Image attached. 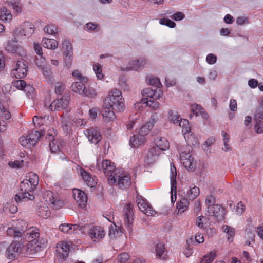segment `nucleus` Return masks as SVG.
Returning a JSON list of instances; mask_svg holds the SVG:
<instances>
[{"mask_svg": "<svg viewBox=\"0 0 263 263\" xmlns=\"http://www.w3.org/2000/svg\"><path fill=\"white\" fill-rule=\"evenodd\" d=\"M146 140L144 137H142L140 134L133 136L130 139V145L133 147H137L143 144Z\"/></svg>", "mask_w": 263, "mask_h": 263, "instance_id": "obj_30", "label": "nucleus"}, {"mask_svg": "<svg viewBox=\"0 0 263 263\" xmlns=\"http://www.w3.org/2000/svg\"><path fill=\"white\" fill-rule=\"evenodd\" d=\"M124 224L130 231L134 220L133 205L131 203L126 204L123 209Z\"/></svg>", "mask_w": 263, "mask_h": 263, "instance_id": "obj_10", "label": "nucleus"}, {"mask_svg": "<svg viewBox=\"0 0 263 263\" xmlns=\"http://www.w3.org/2000/svg\"><path fill=\"white\" fill-rule=\"evenodd\" d=\"M170 172H171L170 179H171V183L172 184V190L174 185L176 184V176H177L176 168L173 164H171Z\"/></svg>", "mask_w": 263, "mask_h": 263, "instance_id": "obj_46", "label": "nucleus"}, {"mask_svg": "<svg viewBox=\"0 0 263 263\" xmlns=\"http://www.w3.org/2000/svg\"><path fill=\"white\" fill-rule=\"evenodd\" d=\"M154 117V115L152 116L151 117V121L147 122L141 127L139 132V134L145 137V136L150 132L155 123Z\"/></svg>", "mask_w": 263, "mask_h": 263, "instance_id": "obj_24", "label": "nucleus"}, {"mask_svg": "<svg viewBox=\"0 0 263 263\" xmlns=\"http://www.w3.org/2000/svg\"><path fill=\"white\" fill-rule=\"evenodd\" d=\"M48 140L49 141V147L51 151L53 153H56L60 150L59 145H57V142L55 141L53 136L49 135Z\"/></svg>", "mask_w": 263, "mask_h": 263, "instance_id": "obj_45", "label": "nucleus"}, {"mask_svg": "<svg viewBox=\"0 0 263 263\" xmlns=\"http://www.w3.org/2000/svg\"><path fill=\"white\" fill-rule=\"evenodd\" d=\"M189 205V201L187 198H182L177 203V209L179 212L182 213L187 210Z\"/></svg>", "mask_w": 263, "mask_h": 263, "instance_id": "obj_35", "label": "nucleus"}, {"mask_svg": "<svg viewBox=\"0 0 263 263\" xmlns=\"http://www.w3.org/2000/svg\"><path fill=\"white\" fill-rule=\"evenodd\" d=\"M160 154L161 150L156 146H153L148 150L145 161L148 164L153 163L158 160Z\"/></svg>", "mask_w": 263, "mask_h": 263, "instance_id": "obj_20", "label": "nucleus"}, {"mask_svg": "<svg viewBox=\"0 0 263 263\" xmlns=\"http://www.w3.org/2000/svg\"><path fill=\"white\" fill-rule=\"evenodd\" d=\"M145 61L143 60H134L128 62L126 67H122L121 70L129 71L135 70L138 71L141 69L144 65Z\"/></svg>", "mask_w": 263, "mask_h": 263, "instance_id": "obj_21", "label": "nucleus"}, {"mask_svg": "<svg viewBox=\"0 0 263 263\" xmlns=\"http://www.w3.org/2000/svg\"><path fill=\"white\" fill-rule=\"evenodd\" d=\"M81 175L88 186L92 187L96 185V182L95 179L88 172L82 170L81 171Z\"/></svg>", "mask_w": 263, "mask_h": 263, "instance_id": "obj_29", "label": "nucleus"}, {"mask_svg": "<svg viewBox=\"0 0 263 263\" xmlns=\"http://www.w3.org/2000/svg\"><path fill=\"white\" fill-rule=\"evenodd\" d=\"M177 125L182 128V132L184 134L189 133L190 131L189 122L186 119L181 118Z\"/></svg>", "mask_w": 263, "mask_h": 263, "instance_id": "obj_41", "label": "nucleus"}, {"mask_svg": "<svg viewBox=\"0 0 263 263\" xmlns=\"http://www.w3.org/2000/svg\"><path fill=\"white\" fill-rule=\"evenodd\" d=\"M122 228L118 227L116 226H111L109 227L108 236L111 239H115L119 237L123 233Z\"/></svg>", "mask_w": 263, "mask_h": 263, "instance_id": "obj_27", "label": "nucleus"}, {"mask_svg": "<svg viewBox=\"0 0 263 263\" xmlns=\"http://www.w3.org/2000/svg\"><path fill=\"white\" fill-rule=\"evenodd\" d=\"M42 73L44 77L47 79V81L50 82L53 81V76L52 74L50 67L48 66L41 69Z\"/></svg>", "mask_w": 263, "mask_h": 263, "instance_id": "obj_43", "label": "nucleus"}, {"mask_svg": "<svg viewBox=\"0 0 263 263\" xmlns=\"http://www.w3.org/2000/svg\"><path fill=\"white\" fill-rule=\"evenodd\" d=\"M20 142L24 147H30L34 146L33 145H32V141L29 138L28 135L21 137L20 139Z\"/></svg>", "mask_w": 263, "mask_h": 263, "instance_id": "obj_49", "label": "nucleus"}, {"mask_svg": "<svg viewBox=\"0 0 263 263\" xmlns=\"http://www.w3.org/2000/svg\"><path fill=\"white\" fill-rule=\"evenodd\" d=\"M142 95L144 97L153 99L155 100L159 99L162 97V92L160 91L158 92L151 88H146L142 91Z\"/></svg>", "mask_w": 263, "mask_h": 263, "instance_id": "obj_23", "label": "nucleus"}, {"mask_svg": "<svg viewBox=\"0 0 263 263\" xmlns=\"http://www.w3.org/2000/svg\"><path fill=\"white\" fill-rule=\"evenodd\" d=\"M222 231L223 232L227 233L228 235V239L229 241L231 242L233 240V238L235 234V230L229 226L225 225L222 227Z\"/></svg>", "mask_w": 263, "mask_h": 263, "instance_id": "obj_38", "label": "nucleus"}, {"mask_svg": "<svg viewBox=\"0 0 263 263\" xmlns=\"http://www.w3.org/2000/svg\"><path fill=\"white\" fill-rule=\"evenodd\" d=\"M124 106L121 92L116 89L111 90L104 101L101 114L105 122L112 121L116 119L114 110L121 111Z\"/></svg>", "mask_w": 263, "mask_h": 263, "instance_id": "obj_1", "label": "nucleus"}, {"mask_svg": "<svg viewBox=\"0 0 263 263\" xmlns=\"http://www.w3.org/2000/svg\"><path fill=\"white\" fill-rule=\"evenodd\" d=\"M159 23L161 25H165L170 28H174L176 25L174 22L167 18H162L160 20Z\"/></svg>", "mask_w": 263, "mask_h": 263, "instance_id": "obj_61", "label": "nucleus"}, {"mask_svg": "<svg viewBox=\"0 0 263 263\" xmlns=\"http://www.w3.org/2000/svg\"><path fill=\"white\" fill-rule=\"evenodd\" d=\"M73 196L78 204L82 208L86 205L87 197L85 193L78 189L73 190Z\"/></svg>", "mask_w": 263, "mask_h": 263, "instance_id": "obj_17", "label": "nucleus"}, {"mask_svg": "<svg viewBox=\"0 0 263 263\" xmlns=\"http://www.w3.org/2000/svg\"><path fill=\"white\" fill-rule=\"evenodd\" d=\"M82 95L89 98H95L97 96V92L93 87H85L84 90V93H83Z\"/></svg>", "mask_w": 263, "mask_h": 263, "instance_id": "obj_42", "label": "nucleus"}, {"mask_svg": "<svg viewBox=\"0 0 263 263\" xmlns=\"http://www.w3.org/2000/svg\"><path fill=\"white\" fill-rule=\"evenodd\" d=\"M83 82V81H79L73 83L71 86L72 91L80 95H82L85 87Z\"/></svg>", "mask_w": 263, "mask_h": 263, "instance_id": "obj_32", "label": "nucleus"}, {"mask_svg": "<svg viewBox=\"0 0 263 263\" xmlns=\"http://www.w3.org/2000/svg\"><path fill=\"white\" fill-rule=\"evenodd\" d=\"M255 123L254 125V131L258 134H263V121H254Z\"/></svg>", "mask_w": 263, "mask_h": 263, "instance_id": "obj_56", "label": "nucleus"}, {"mask_svg": "<svg viewBox=\"0 0 263 263\" xmlns=\"http://www.w3.org/2000/svg\"><path fill=\"white\" fill-rule=\"evenodd\" d=\"M42 44L45 48L54 49L58 46V42L54 39L44 38L42 41Z\"/></svg>", "mask_w": 263, "mask_h": 263, "instance_id": "obj_31", "label": "nucleus"}, {"mask_svg": "<svg viewBox=\"0 0 263 263\" xmlns=\"http://www.w3.org/2000/svg\"><path fill=\"white\" fill-rule=\"evenodd\" d=\"M35 62L38 68L41 69L47 66L45 58L43 55L36 58Z\"/></svg>", "mask_w": 263, "mask_h": 263, "instance_id": "obj_51", "label": "nucleus"}, {"mask_svg": "<svg viewBox=\"0 0 263 263\" xmlns=\"http://www.w3.org/2000/svg\"><path fill=\"white\" fill-rule=\"evenodd\" d=\"M181 118L178 114L174 110H170L168 112V120L170 122L177 125Z\"/></svg>", "mask_w": 263, "mask_h": 263, "instance_id": "obj_37", "label": "nucleus"}, {"mask_svg": "<svg viewBox=\"0 0 263 263\" xmlns=\"http://www.w3.org/2000/svg\"><path fill=\"white\" fill-rule=\"evenodd\" d=\"M44 118L42 117H39L37 116H35L33 118V122L35 126L37 127L40 126L41 125H43L44 123Z\"/></svg>", "mask_w": 263, "mask_h": 263, "instance_id": "obj_62", "label": "nucleus"}, {"mask_svg": "<svg viewBox=\"0 0 263 263\" xmlns=\"http://www.w3.org/2000/svg\"><path fill=\"white\" fill-rule=\"evenodd\" d=\"M9 165L11 168H20L23 167L24 165V161L23 160H15L14 161H10L9 162Z\"/></svg>", "mask_w": 263, "mask_h": 263, "instance_id": "obj_60", "label": "nucleus"}, {"mask_svg": "<svg viewBox=\"0 0 263 263\" xmlns=\"http://www.w3.org/2000/svg\"><path fill=\"white\" fill-rule=\"evenodd\" d=\"M13 85L14 87L20 90H24V88L26 86V82L23 80H18L14 81Z\"/></svg>", "mask_w": 263, "mask_h": 263, "instance_id": "obj_64", "label": "nucleus"}, {"mask_svg": "<svg viewBox=\"0 0 263 263\" xmlns=\"http://www.w3.org/2000/svg\"><path fill=\"white\" fill-rule=\"evenodd\" d=\"M34 26L29 22H24L21 26L20 34L24 36L29 37L34 32Z\"/></svg>", "mask_w": 263, "mask_h": 263, "instance_id": "obj_22", "label": "nucleus"}, {"mask_svg": "<svg viewBox=\"0 0 263 263\" xmlns=\"http://www.w3.org/2000/svg\"><path fill=\"white\" fill-rule=\"evenodd\" d=\"M200 190L199 187L195 186L194 184L190 186V190L186 194L187 197L190 200H194L199 195Z\"/></svg>", "mask_w": 263, "mask_h": 263, "instance_id": "obj_33", "label": "nucleus"}, {"mask_svg": "<svg viewBox=\"0 0 263 263\" xmlns=\"http://www.w3.org/2000/svg\"><path fill=\"white\" fill-rule=\"evenodd\" d=\"M60 248L57 250L60 254V258L63 260L65 259L69 255V247L66 242H61L60 243Z\"/></svg>", "mask_w": 263, "mask_h": 263, "instance_id": "obj_26", "label": "nucleus"}, {"mask_svg": "<svg viewBox=\"0 0 263 263\" xmlns=\"http://www.w3.org/2000/svg\"><path fill=\"white\" fill-rule=\"evenodd\" d=\"M28 135L29 136V138L32 141V145L34 146L39 140V138L41 137L42 135L39 131H32Z\"/></svg>", "mask_w": 263, "mask_h": 263, "instance_id": "obj_47", "label": "nucleus"}, {"mask_svg": "<svg viewBox=\"0 0 263 263\" xmlns=\"http://www.w3.org/2000/svg\"><path fill=\"white\" fill-rule=\"evenodd\" d=\"M93 69L97 78L100 80L103 79L104 76L102 73L101 66L99 64H95Z\"/></svg>", "mask_w": 263, "mask_h": 263, "instance_id": "obj_52", "label": "nucleus"}, {"mask_svg": "<svg viewBox=\"0 0 263 263\" xmlns=\"http://www.w3.org/2000/svg\"><path fill=\"white\" fill-rule=\"evenodd\" d=\"M62 48L63 51L64 64L66 67L69 68L72 64L73 57V49L70 41L67 40H64Z\"/></svg>", "mask_w": 263, "mask_h": 263, "instance_id": "obj_8", "label": "nucleus"}, {"mask_svg": "<svg viewBox=\"0 0 263 263\" xmlns=\"http://www.w3.org/2000/svg\"><path fill=\"white\" fill-rule=\"evenodd\" d=\"M43 198L47 203L51 204L53 208L59 209L61 207V202L55 198L52 192L49 191L45 192Z\"/></svg>", "mask_w": 263, "mask_h": 263, "instance_id": "obj_19", "label": "nucleus"}, {"mask_svg": "<svg viewBox=\"0 0 263 263\" xmlns=\"http://www.w3.org/2000/svg\"><path fill=\"white\" fill-rule=\"evenodd\" d=\"M167 14L170 17L176 21H181L185 17L184 14L181 12H177L173 15H171L172 13L171 12H168Z\"/></svg>", "mask_w": 263, "mask_h": 263, "instance_id": "obj_55", "label": "nucleus"}, {"mask_svg": "<svg viewBox=\"0 0 263 263\" xmlns=\"http://www.w3.org/2000/svg\"><path fill=\"white\" fill-rule=\"evenodd\" d=\"M61 123L62 127L65 132L67 133L69 130H70V125L71 123L70 122L69 117L67 116L64 117L63 116H62Z\"/></svg>", "mask_w": 263, "mask_h": 263, "instance_id": "obj_44", "label": "nucleus"}, {"mask_svg": "<svg viewBox=\"0 0 263 263\" xmlns=\"http://www.w3.org/2000/svg\"><path fill=\"white\" fill-rule=\"evenodd\" d=\"M191 147L188 145L182 146L178 149L180 152V157L181 163L183 166L189 171H193L194 165L193 164V158L190 155Z\"/></svg>", "mask_w": 263, "mask_h": 263, "instance_id": "obj_6", "label": "nucleus"}, {"mask_svg": "<svg viewBox=\"0 0 263 263\" xmlns=\"http://www.w3.org/2000/svg\"><path fill=\"white\" fill-rule=\"evenodd\" d=\"M203 109L204 108L201 105L198 104H193L191 107L192 112L196 116H199Z\"/></svg>", "mask_w": 263, "mask_h": 263, "instance_id": "obj_54", "label": "nucleus"}, {"mask_svg": "<svg viewBox=\"0 0 263 263\" xmlns=\"http://www.w3.org/2000/svg\"><path fill=\"white\" fill-rule=\"evenodd\" d=\"M216 253L215 251H212L208 255L204 256L200 263H212L216 257Z\"/></svg>", "mask_w": 263, "mask_h": 263, "instance_id": "obj_48", "label": "nucleus"}, {"mask_svg": "<svg viewBox=\"0 0 263 263\" xmlns=\"http://www.w3.org/2000/svg\"><path fill=\"white\" fill-rule=\"evenodd\" d=\"M196 226L201 229L203 230L210 226V220L208 218L201 216L197 217L196 221Z\"/></svg>", "mask_w": 263, "mask_h": 263, "instance_id": "obj_28", "label": "nucleus"}, {"mask_svg": "<svg viewBox=\"0 0 263 263\" xmlns=\"http://www.w3.org/2000/svg\"><path fill=\"white\" fill-rule=\"evenodd\" d=\"M69 99L67 96H64L60 99L53 101L49 106V109L51 111H58L67 107L69 104Z\"/></svg>", "mask_w": 263, "mask_h": 263, "instance_id": "obj_13", "label": "nucleus"}, {"mask_svg": "<svg viewBox=\"0 0 263 263\" xmlns=\"http://www.w3.org/2000/svg\"><path fill=\"white\" fill-rule=\"evenodd\" d=\"M37 214L39 216L43 217V218L46 219L50 216L51 212L48 209V208L45 205H43L40 206L37 210Z\"/></svg>", "mask_w": 263, "mask_h": 263, "instance_id": "obj_36", "label": "nucleus"}, {"mask_svg": "<svg viewBox=\"0 0 263 263\" xmlns=\"http://www.w3.org/2000/svg\"><path fill=\"white\" fill-rule=\"evenodd\" d=\"M137 205L139 209L147 216H154L156 212L153 209L151 205H149L141 197H137Z\"/></svg>", "mask_w": 263, "mask_h": 263, "instance_id": "obj_14", "label": "nucleus"}, {"mask_svg": "<svg viewBox=\"0 0 263 263\" xmlns=\"http://www.w3.org/2000/svg\"><path fill=\"white\" fill-rule=\"evenodd\" d=\"M156 147H158L161 151H165L168 149L170 143L167 140L162 137H158L155 140Z\"/></svg>", "mask_w": 263, "mask_h": 263, "instance_id": "obj_25", "label": "nucleus"}, {"mask_svg": "<svg viewBox=\"0 0 263 263\" xmlns=\"http://www.w3.org/2000/svg\"><path fill=\"white\" fill-rule=\"evenodd\" d=\"M7 229V234L14 238L23 237L27 229V224L22 220H12L3 224Z\"/></svg>", "mask_w": 263, "mask_h": 263, "instance_id": "obj_2", "label": "nucleus"}, {"mask_svg": "<svg viewBox=\"0 0 263 263\" xmlns=\"http://www.w3.org/2000/svg\"><path fill=\"white\" fill-rule=\"evenodd\" d=\"M35 186L29 183L27 180H23L20 184V192L16 194L15 200L17 202L33 200L34 199L33 191Z\"/></svg>", "mask_w": 263, "mask_h": 263, "instance_id": "obj_4", "label": "nucleus"}, {"mask_svg": "<svg viewBox=\"0 0 263 263\" xmlns=\"http://www.w3.org/2000/svg\"><path fill=\"white\" fill-rule=\"evenodd\" d=\"M148 83L149 85L156 86L157 87H160L161 84L160 82V80L156 77H151L148 79Z\"/></svg>", "mask_w": 263, "mask_h": 263, "instance_id": "obj_59", "label": "nucleus"}, {"mask_svg": "<svg viewBox=\"0 0 263 263\" xmlns=\"http://www.w3.org/2000/svg\"><path fill=\"white\" fill-rule=\"evenodd\" d=\"M84 134L92 143L97 144L101 140V135L96 128H89L84 132Z\"/></svg>", "mask_w": 263, "mask_h": 263, "instance_id": "obj_18", "label": "nucleus"}, {"mask_svg": "<svg viewBox=\"0 0 263 263\" xmlns=\"http://www.w3.org/2000/svg\"><path fill=\"white\" fill-rule=\"evenodd\" d=\"M40 236L39 230L35 228L27 229L23 237L28 242L27 246V253L28 254H33L39 251L41 246L36 245Z\"/></svg>", "mask_w": 263, "mask_h": 263, "instance_id": "obj_3", "label": "nucleus"}, {"mask_svg": "<svg viewBox=\"0 0 263 263\" xmlns=\"http://www.w3.org/2000/svg\"><path fill=\"white\" fill-rule=\"evenodd\" d=\"M24 180H27L29 183L36 186L39 183V179L36 174L33 173H29L26 176V179Z\"/></svg>", "mask_w": 263, "mask_h": 263, "instance_id": "obj_40", "label": "nucleus"}, {"mask_svg": "<svg viewBox=\"0 0 263 263\" xmlns=\"http://www.w3.org/2000/svg\"><path fill=\"white\" fill-rule=\"evenodd\" d=\"M207 212L209 216L214 217L217 221H219L223 219V210L218 204L208 207Z\"/></svg>", "mask_w": 263, "mask_h": 263, "instance_id": "obj_16", "label": "nucleus"}, {"mask_svg": "<svg viewBox=\"0 0 263 263\" xmlns=\"http://www.w3.org/2000/svg\"><path fill=\"white\" fill-rule=\"evenodd\" d=\"M0 18L4 22L9 23L11 21L12 16L10 11L4 7L0 11Z\"/></svg>", "mask_w": 263, "mask_h": 263, "instance_id": "obj_34", "label": "nucleus"}, {"mask_svg": "<svg viewBox=\"0 0 263 263\" xmlns=\"http://www.w3.org/2000/svg\"><path fill=\"white\" fill-rule=\"evenodd\" d=\"M108 183L111 185H117L120 189H126L131 184L130 176L127 172L119 171L115 176L110 177Z\"/></svg>", "mask_w": 263, "mask_h": 263, "instance_id": "obj_5", "label": "nucleus"}, {"mask_svg": "<svg viewBox=\"0 0 263 263\" xmlns=\"http://www.w3.org/2000/svg\"><path fill=\"white\" fill-rule=\"evenodd\" d=\"M5 49L9 53H16L20 56L25 54L24 48L17 44L15 39H12L7 42Z\"/></svg>", "mask_w": 263, "mask_h": 263, "instance_id": "obj_11", "label": "nucleus"}, {"mask_svg": "<svg viewBox=\"0 0 263 263\" xmlns=\"http://www.w3.org/2000/svg\"><path fill=\"white\" fill-rule=\"evenodd\" d=\"M59 229L60 231L69 234H72V231L71 230L70 224L64 223L61 224L59 226Z\"/></svg>", "mask_w": 263, "mask_h": 263, "instance_id": "obj_63", "label": "nucleus"}, {"mask_svg": "<svg viewBox=\"0 0 263 263\" xmlns=\"http://www.w3.org/2000/svg\"><path fill=\"white\" fill-rule=\"evenodd\" d=\"M263 119V106H259L254 114V121H262Z\"/></svg>", "mask_w": 263, "mask_h": 263, "instance_id": "obj_53", "label": "nucleus"}, {"mask_svg": "<svg viewBox=\"0 0 263 263\" xmlns=\"http://www.w3.org/2000/svg\"><path fill=\"white\" fill-rule=\"evenodd\" d=\"M27 66L26 62L23 60H18L14 68L11 70V75L16 78H23L27 74Z\"/></svg>", "mask_w": 263, "mask_h": 263, "instance_id": "obj_9", "label": "nucleus"}, {"mask_svg": "<svg viewBox=\"0 0 263 263\" xmlns=\"http://www.w3.org/2000/svg\"><path fill=\"white\" fill-rule=\"evenodd\" d=\"M165 251L164 245L163 243H158L156 246V253L157 256L161 257Z\"/></svg>", "mask_w": 263, "mask_h": 263, "instance_id": "obj_58", "label": "nucleus"}, {"mask_svg": "<svg viewBox=\"0 0 263 263\" xmlns=\"http://www.w3.org/2000/svg\"><path fill=\"white\" fill-rule=\"evenodd\" d=\"M97 165L99 170H102L104 174L108 176V180L110 176H115V175L118 173L116 170L115 164L109 160H104L101 163L98 161Z\"/></svg>", "mask_w": 263, "mask_h": 263, "instance_id": "obj_7", "label": "nucleus"}, {"mask_svg": "<svg viewBox=\"0 0 263 263\" xmlns=\"http://www.w3.org/2000/svg\"><path fill=\"white\" fill-rule=\"evenodd\" d=\"M22 243L18 241H13L7 250V255L10 259H13L21 252Z\"/></svg>", "mask_w": 263, "mask_h": 263, "instance_id": "obj_12", "label": "nucleus"}, {"mask_svg": "<svg viewBox=\"0 0 263 263\" xmlns=\"http://www.w3.org/2000/svg\"><path fill=\"white\" fill-rule=\"evenodd\" d=\"M89 235L93 241H98L104 238L105 232L102 227L95 226L89 230Z\"/></svg>", "mask_w": 263, "mask_h": 263, "instance_id": "obj_15", "label": "nucleus"}, {"mask_svg": "<svg viewBox=\"0 0 263 263\" xmlns=\"http://www.w3.org/2000/svg\"><path fill=\"white\" fill-rule=\"evenodd\" d=\"M143 103H146L147 105L151 107L154 110L158 109L160 107V104L158 102L154 100H149L145 101V99L143 100Z\"/></svg>", "mask_w": 263, "mask_h": 263, "instance_id": "obj_57", "label": "nucleus"}, {"mask_svg": "<svg viewBox=\"0 0 263 263\" xmlns=\"http://www.w3.org/2000/svg\"><path fill=\"white\" fill-rule=\"evenodd\" d=\"M85 29L89 32H97L100 30V26L98 24L89 22L85 25Z\"/></svg>", "mask_w": 263, "mask_h": 263, "instance_id": "obj_50", "label": "nucleus"}, {"mask_svg": "<svg viewBox=\"0 0 263 263\" xmlns=\"http://www.w3.org/2000/svg\"><path fill=\"white\" fill-rule=\"evenodd\" d=\"M44 31L45 33L52 35H55L58 33L57 27L52 24H48L44 28Z\"/></svg>", "mask_w": 263, "mask_h": 263, "instance_id": "obj_39", "label": "nucleus"}]
</instances>
